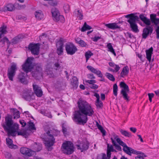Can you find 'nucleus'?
Wrapping results in <instances>:
<instances>
[{
    "label": "nucleus",
    "instance_id": "1",
    "mask_svg": "<svg viewBox=\"0 0 159 159\" xmlns=\"http://www.w3.org/2000/svg\"><path fill=\"white\" fill-rule=\"evenodd\" d=\"M77 104L78 110L75 111L72 119L77 124L84 125L88 120L87 116H92L94 111L90 104L81 98L79 99Z\"/></svg>",
    "mask_w": 159,
    "mask_h": 159
},
{
    "label": "nucleus",
    "instance_id": "2",
    "mask_svg": "<svg viewBox=\"0 0 159 159\" xmlns=\"http://www.w3.org/2000/svg\"><path fill=\"white\" fill-rule=\"evenodd\" d=\"M2 126L9 137H15L17 134V135H21L26 138L28 136L26 130H23L19 131V125L16 123H14L12 116L9 115L5 118L4 123L2 124Z\"/></svg>",
    "mask_w": 159,
    "mask_h": 159
},
{
    "label": "nucleus",
    "instance_id": "3",
    "mask_svg": "<svg viewBox=\"0 0 159 159\" xmlns=\"http://www.w3.org/2000/svg\"><path fill=\"white\" fill-rule=\"evenodd\" d=\"M46 134L47 136L43 138L44 143L48 150L51 151L52 149L51 146H53L55 143V139L53 137L52 133H51L50 131L48 130L46 133Z\"/></svg>",
    "mask_w": 159,
    "mask_h": 159
},
{
    "label": "nucleus",
    "instance_id": "4",
    "mask_svg": "<svg viewBox=\"0 0 159 159\" xmlns=\"http://www.w3.org/2000/svg\"><path fill=\"white\" fill-rule=\"evenodd\" d=\"M61 148L63 152L67 155L72 154L74 151L75 148L74 145L72 142L69 141H66L63 143Z\"/></svg>",
    "mask_w": 159,
    "mask_h": 159
},
{
    "label": "nucleus",
    "instance_id": "5",
    "mask_svg": "<svg viewBox=\"0 0 159 159\" xmlns=\"http://www.w3.org/2000/svg\"><path fill=\"white\" fill-rule=\"evenodd\" d=\"M34 58L33 57H28L25 63L22 65V69L26 73L30 72L33 69L34 66L33 65V61Z\"/></svg>",
    "mask_w": 159,
    "mask_h": 159
},
{
    "label": "nucleus",
    "instance_id": "6",
    "mask_svg": "<svg viewBox=\"0 0 159 159\" xmlns=\"http://www.w3.org/2000/svg\"><path fill=\"white\" fill-rule=\"evenodd\" d=\"M51 12L53 19L56 21H60L64 22V18L63 16L60 15L58 10L55 7L52 8L51 10Z\"/></svg>",
    "mask_w": 159,
    "mask_h": 159
},
{
    "label": "nucleus",
    "instance_id": "7",
    "mask_svg": "<svg viewBox=\"0 0 159 159\" xmlns=\"http://www.w3.org/2000/svg\"><path fill=\"white\" fill-rule=\"evenodd\" d=\"M120 88H123L120 91V93L122 94L123 98L127 101H129V97L127 92L129 91V87L124 82H121L120 84Z\"/></svg>",
    "mask_w": 159,
    "mask_h": 159
},
{
    "label": "nucleus",
    "instance_id": "8",
    "mask_svg": "<svg viewBox=\"0 0 159 159\" xmlns=\"http://www.w3.org/2000/svg\"><path fill=\"white\" fill-rule=\"evenodd\" d=\"M40 44L30 43L28 45V49L31 53L34 55H37L39 54Z\"/></svg>",
    "mask_w": 159,
    "mask_h": 159
},
{
    "label": "nucleus",
    "instance_id": "9",
    "mask_svg": "<svg viewBox=\"0 0 159 159\" xmlns=\"http://www.w3.org/2000/svg\"><path fill=\"white\" fill-rule=\"evenodd\" d=\"M65 47L67 54L68 55H73L78 51L77 47L72 43L66 44Z\"/></svg>",
    "mask_w": 159,
    "mask_h": 159
},
{
    "label": "nucleus",
    "instance_id": "10",
    "mask_svg": "<svg viewBox=\"0 0 159 159\" xmlns=\"http://www.w3.org/2000/svg\"><path fill=\"white\" fill-rule=\"evenodd\" d=\"M153 28L152 26L146 25L143 30L142 34V39H146L148 36L151 35L152 33Z\"/></svg>",
    "mask_w": 159,
    "mask_h": 159
},
{
    "label": "nucleus",
    "instance_id": "11",
    "mask_svg": "<svg viewBox=\"0 0 159 159\" xmlns=\"http://www.w3.org/2000/svg\"><path fill=\"white\" fill-rule=\"evenodd\" d=\"M16 70V66L15 64L11 65L10 68L8 69L7 76L10 80H13V78L15 75Z\"/></svg>",
    "mask_w": 159,
    "mask_h": 159
},
{
    "label": "nucleus",
    "instance_id": "12",
    "mask_svg": "<svg viewBox=\"0 0 159 159\" xmlns=\"http://www.w3.org/2000/svg\"><path fill=\"white\" fill-rule=\"evenodd\" d=\"M123 150L125 153L129 156H131L132 154H137L139 152L132 148L128 146L126 144L123 147Z\"/></svg>",
    "mask_w": 159,
    "mask_h": 159
},
{
    "label": "nucleus",
    "instance_id": "13",
    "mask_svg": "<svg viewBox=\"0 0 159 159\" xmlns=\"http://www.w3.org/2000/svg\"><path fill=\"white\" fill-rule=\"evenodd\" d=\"M20 153L26 156L31 157L34 155V152L28 148L26 147H21L20 149Z\"/></svg>",
    "mask_w": 159,
    "mask_h": 159
},
{
    "label": "nucleus",
    "instance_id": "14",
    "mask_svg": "<svg viewBox=\"0 0 159 159\" xmlns=\"http://www.w3.org/2000/svg\"><path fill=\"white\" fill-rule=\"evenodd\" d=\"M139 18L138 17L137 20H134L129 23L130 25V27L132 31L135 33H138L139 31L136 23V21H139Z\"/></svg>",
    "mask_w": 159,
    "mask_h": 159
},
{
    "label": "nucleus",
    "instance_id": "15",
    "mask_svg": "<svg viewBox=\"0 0 159 159\" xmlns=\"http://www.w3.org/2000/svg\"><path fill=\"white\" fill-rule=\"evenodd\" d=\"M18 79L20 82L26 85L28 83L26 75L24 73H21L19 74L18 76Z\"/></svg>",
    "mask_w": 159,
    "mask_h": 159
},
{
    "label": "nucleus",
    "instance_id": "16",
    "mask_svg": "<svg viewBox=\"0 0 159 159\" xmlns=\"http://www.w3.org/2000/svg\"><path fill=\"white\" fill-rule=\"evenodd\" d=\"M32 95V93L30 91L28 90L23 92L22 97L25 100L30 101L32 99L31 97Z\"/></svg>",
    "mask_w": 159,
    "mask_h": 159
},
{
    "label": "nucleus",
    "instance_id": "17",
    "mask_svg": "<svg viewBox=\"0 0 159 159\" xmlns=\"http://www.w3.org/2000/svg\"><path fill=\"white\" fill-rule=\"evenodd\" d=\"M87 68L92 73L97 75L98 77H102L103 75L101 72L99 70L94 68L91 66L88 65L87 66Z\"/></svg>",
    "mask_w": 159,
    "mask_h": 159
},
{
    "label": "nucleus",
    "instance_id": "18",
    "mask_svg": "<svg viewBox=\"0 0 159 159\" xmlns=\"http://www.w3.org/2000/svg\"><path fill=\"white\" fill-rule=\"evenodd\" d=\"M34 92L37 97H40L43 95V92L40 87L37 85H33Z\"/></svg>",
    "mask_w": 159,
    "mask_h": 159
},
{
    "label": "nucleus",
    "instance_id": "19",
    "mask_svg": "<svg viewBox=\"0 0 159 159\" xmlns=\"http://www.w3.org/2000/svg\"><path fill=\"white\" fill-rule=\"evenodd\" d=\"M58 44L59 45V46L57 48V52L58 55H60L62 54L63 52L64 44L61 38L59 40Z\"/></svg>",
    "mask_w": 159,
    "mask_h": 159
},
{
    "label": "nucleus",
    "instance_id": "20",
    "mask_svg": "<svg viewBox=\"0 0 159 159\" xmlns=\"http://www.w3.org/2000/svg\"><path fill=\"white\" fill-rule=\"evenodd\" d=\"M139 17L140 20L146 25H151V21L150 20L144 16V14H142L139 16Z\"/></svg>",
    "mask_w": 159,
    "mask_h": 159
},
{
    "label": "nucleus",
    "instance_id": "21",
    "mask_svg": "<svg viewBox=\"0 0 159 159\" xmlns=\"http://www.w3.org/2000/svg\"><path fill=\"white\" fill-rule=\"evenodd\" d=\"M6 42L7 48H8L11 44V42L7 37H4L0 40V43H1L2 47H4L5 45V43Z\"/></svg>",
    "mask_w": 159,
    "mask_h": 159
},
{
    "label": "nucleus",
    "instance_id": "22",
    "mask_svg": "<svg viewBox=\"0 0 159 159\" xmlns=\"http://www.w3.org/2000/svg\"><path fill=\"white\" fill-rule=\"evenodd\" d=\"M153 51V48L152 47H151L149 49L146 51V58L149 62H150L151 60Z\"/></svg>",
    "mask_w": 159,
    "mask_h": 159
},
{
    "label": "nucleus",
    "instance_id": "23",
    "mask_svg": "<svg viewBox=\"0 0 159 159\" xmlns=\"http://www.w3.org/2000/svg\"><path fill=\"white\" fill-rule=\"evenodd\" d=\"M125 17L126 18L129 19L128 20H127V22L129 23L133 21L134 20H137L138 17L137 16L135 15L133 13L127 15L125 16Z\"/></svg>",
    "mask_w": 159,
    "mask_h": 159
},
{
    "label": "nucleus",
    "instance_id": "24",
    "mask_svg": "<svg viewBox=\"0 0 159 159\" xmlns=\"http://www.w3.org/2000/svg\"><path fill=\"white\" fill-rule=\"evenodd\" d=\"M75 41L76 43L79 44V46L82 47H86L88 46L86 43L80 38H77L75 39Z\"/></svg>",
    "mask_w": 159,
    "mask_h": 159
},
{
    "label": "nucleus",
    "instance_id": "25",
    "mask_svg": "<svg viewBox=\"0 0 159 159\" xmlns=\"http://www.w3.org/2000/svg\"><path fill=\"white\" fill-rule=\"evenodd\" d=\"M129 72V67L127 66L124 67L120 73V76L122 78L127 76Z\"/></svg>",
    "mask_w": 159,
    "mask_h": 159
},
{
    "label": "nucleus",
    "instance_id": "26",
    "mask_svg": "<svg viewBox=\"0 0 159 159\" xmlns=\"http://www.w3.org/2000/svg\"><path fill=\"white\" fill-rule=\"evenodd\" d=\"M89 143L88 141H86L85 142H82L81 143L82 150L81 152H83L84 151L87 150L89 148Z\"/></svg>",
    "mask_w": 159,
    "mask_h": 159
},
{
    "label": "nucleus",
    "instance_id": "27",
    "mask_svg": "<svg viewBox=\"0 0 159 159\" xmlns=\"http://www.w3.org/2000/svg\"><path fill=\"white\" fill-rule=\"evenodd\" d=\"M105 26L108 28L113 30L120 28L117 24L115 23L105 24Z\"/></svg>",
    "mask_w": 159,
    "mask_h": 159
},
{
    "label": "nucleus",
    "instance_id": "28",
    "mask_svg": "<svg viewBox=\"0 0 159 159\" xmlns=\"http://www.w3.org/2000/svg\"><path fill=\"white\" fill-rule=\"evenodd\" d=\"M71 84L73 88L76 89L78 85V80L76 76H74L71 81Z\"/></svg>",
    "mask_w": 159,
    "mask_h": 159
},
{
    "label": "nucleus",
    "instance_id": "29",
    "mask_svg": "<svg viewBox=\"0 0 159 159\" xmlns=\"http://www.w3.org/2000/svg\"><path fill=\"white\" fill-rule=\"evenodd\" d=\"M4 9L7 11H12L15 10V4L13 5L11 3H9L5 7Z\"/></svg>",
    "mask_w": 159,
    "mask_h": 159
},
{
    "label": "nucleus",
    "instance_id": "30",
    "mask_svg": "<svg viewBox=\"0 0 159 159\" xmlns=\"http://www.w3.org/2000/svg\"><path fill=\"white\" fill-rule=\"evenodd\" d=\"M7 26L4 25H3L0 28V39L2 38L3 35H4L7 32Z\"/></svg>",
    "mask_w": 159,
    "mask_h": 159
},
{
    "label": "nucleus",
    "instance_id": "31",
    "mask_svg": "<svg viewBox=\"0 0 159 159\" xmlns=\"http://www.w3.org/2000/svg\"><path fill=\"white\" fill-rule=\"evenodd\" d=\"M11 110H12L13 112L14 119L19 118L20 117L19 111L16 108H11Z\"/></svg>",
    "mask_w": 159,
    "mask_h": 159
},
{
    "label": "nucleus",
    "instance_id": "32",
    "mask_svg": "<svg viewBox=\"0 0 159 159\" xmlns=\"http://www.w3.org/2000/svg\"><path fill=\"white\" fill-rule=\"evenodd\" d=\"M21 37H20L19 36H17L15 37L11 40V44H17L20 41Z\"/></svg>",
    "mask_w": 159,
    "mask_h": 159
},
{
    "label": "nucleus",
    "instance_id": "33",
    "mask_svg": "<svg viewBox=\"0 0 159 159\" xmlns=\"http://www.w3.org/2000/svg\"><path fill=\"white\" fill-rule=\"evenodd\" d=\"M137 151L139 152L137 154H135V155H138V156L135 157V159H144V157H147L144 153L142 152L138 151Z\"/></svg>",
    "mask_w": 159,
    "mask_h": 159
},
{
    "label": "nucleus",
    "instance_id": "34",
    "mask_svg": "<svg viewBox=\"0 0 159 159\" xmlns=\"http://www.w3.org/2000/svg\"><path fill=\"white\" fill-rule=\"evenodd\" d=\"M111 139L113 145L115 146L116 149L118 151H121L122 149L121 147L119 145L117 144L116 142L113 139V138H111Z\"/></svg>",
    "mask_w": 159,
    "mask_h": 159
},
{
    "label": "nucleus",
    "instance_id": "35",
    "mask_svg": "<svg viewBox=\"0 0 159 159\" xmlns=\"http://www.w3.org/2000/svg\"><path fill=\"white\" fill-rule=\"evenodd\" d=\"M35 16L36 18L38 20H40L43 18V15L42 11H35Z\"/></svg>",
    "mask_w": 159,
    "mask_h": 159
},
{
    "label": "nucleus",
    "instance_id": "36",
    "mask_svg": "<svg viewBox=\"0 0 159 159\" xmlns=\"http://www.w3.org/2000/svg\"><path fill=\"white\" fill-rule=\"evenodd\" d=\"M92 29V27L88 25H87L86 22H85L81 29L82 32H84L86 30H89Z\"/></svg>",
    "mask_w": 159,
    "mask_h": 159
},
{
    "label": "nucleus",
    "instance_id": "37",
    "mask_svg": "<svg viewBox=\"0 0 159 159\" xmlns=\"http://www.w3.org/2000/svg\"><path fill=\"white\" fill-rule=\"evenodd\" d=\"M107 48L108 49V51L110 52H111L113 53V54L116 56V53L115 52L114 49L113 48L111 43H108L107 44Z\"/></svg>",
    "mask_w": 159,
    "mask_h": 159
},
{
    "label": "nucleus",
    "instance_id": "38",
    "mask_svg": "<svg viewBox=\"0 0 159 159\" xmlns=\"http://www.w3.org/2000/svg\"><path fill=\"white\" fill-rule=\"evenodd\" d=\"M120 131L121 134L125 137H132L131 133L127 131L121 129L120 130Z\"/></svg>",
    "mask_w": 159,
    "mask_h": 159
},
{
    "label": "nucleus",
    "instance_id": "39",
    "mask_svg": "<svg viewBox=\"0 0 159 159\" xmlns=\"http://www.w3.org/2000/svg\"><path fill=\"white\" fill-rule=\"evenodd\" d=\"M42 70V66L40 64H37L35 65V70L36 72L41 74V72Z\"/></svg>",
    "mask_w": 159,
    "mask_h": 159
},
{
    "label": "nucleus",
    "instance_id": "40",
    "mask_svg": "<svg viewBox=\"0 0 159 159\" xmlns=\"http://www.w3.org/2000/svg\"><path fill=\"white\" fill-rule=\"evenodd\" d=\"M93 55V53L90 51L86 52L85 54L86 61L87 62L90 57Z\"/></svg>",
    "mask_w": 159,
    "mask_h": 159
},
{
    "label": "nucleus",
    "instance_id": "41",
    "mask_svg": "<svg viewBox=\"0 0 159 159\" xmlns=\"http://www.w3.org/2000/svg\"><path fill=\"white\" fill-rule=\"evenodd\" d=\"M7 144H8L9 147L10 148H13L14 145L12 143V140L11 139L8 138L6 139Z\"/></svg>",
    "mask_w": 159,
    "mask_h": 159
},
{
    "label": "nucleus",
    "instance_id": "42",
    "mask_svg": "<svg viewBox=\"0 0 159 159\" xmlns=\"http://www.w3.org/2000/svg\"><path fill=\"white\" fill-rule=\"evenodd\" d=\"M29 128L31 130H36V128L35 126V125L33 122H31L30 121L28 122Z\"/></svg>",
    "mask_w": 159,
    "mask_h": 159
},
{
    "label": "nucleus",
    "instance_id": "43",
    "mask_svg": "<svg viewBox=\"0 0 159 159\" xmlns=\"http://www.w3.org/2000/svg\"><path fill=\"white\" fill-rule=\"evenodd\" d=\"M106 76L110 80L114 81L115 80V78L113 75L109 73H106Z\"/></svg>",
    "mask_w": 159,
    "mask_h": 159
},
{
    "label": "nucleus",
    "instance_id": "44",
    "mask_svg": "<svg viewBox=\"0 0 159 159\" xmlns=\"http://www.w3.org/2000/svg\"><path fill=\"white\" fill-rule=\"evenodd\" d=\"M117 136L115 137L114 138L115 139H116V142L119 145L123 147L126 144L123 142L120 138H117Z\"/></svg>",
    "mask_w": 159,
    "mask_h": 159
},
{
    "label": "nucleus",
    "instance_id": "45",
    "mask_svg": "<svg viewBox=\"0 0 159 159\" xmlns=\"http://www.w3.org/2000/svg\"><path fill=\"white\" fill-rule=\"evenodd\" d=\"M118 87L116 84H115L113 86V93L114 95L117 96V95Z\"/></svg>",
    "mask_w": 159,
    "mask_h": 159
},
{
    "label": "nucleus",
    "instance_id": "46",
    "mask_svg": "<svg viewBox=\"0 0 159 159\" xmlns=\"http://www.w3.org/2000/svg\"><path fill=\"white\" fill-rule=\"evenodd\" d=\"M15 8L19 10L25 8L26 7L25 5H21L18 3H15Z\"/></svg>",
    "mask_w": 159,
    "mask_h": 159
},
{
    "label": "nucleus",
    "instance_id": "47",
    "mask_svg": "<svg viewBox=\"0 0 159 159\" xmlns=\"http://www.w3.org/2000/svg\"><path fill=\"white\" fill-rule=\"evenodd\" d=\"M98 128L102 133V136H103L106 135V131L105 130L103 129L101 125H98Z\"/></svg>",
    "mask_w": 159,
    "mask_h": 159
},
{
    "label": "nucleus",
    "instance_id": "48",
    "mask_svg": "<svg viewBox=\"0 0 159 159\" xmlns=\"http://www.w3.org/2000/svg\"><path fill=\"white\" fill-rule=\"evenodd\" d=\"M95 105L98 108H101L103 107V103L100 100L98 102L96 101Z\"/></svg>",
    "mask_w": 159,
    "mask_h": 159
},
{
    "label": "nucleus",
    "instance_id": "49",
    "mask_svg": "<svg viewBox=\"0 0 159 159\" xmlns=\"http://www.w3.org/2000/svg\"><path fill=\"white\" fill-rule=\"evenodd\" d=\"M63 9L65 13H68L70 10V6L68 4H66L63 6Z\"/></svg>",
    "mask_w": 159,
    "mask_h": 159
},
{
    "label": "nucleus",
    "instance_id": "50",
    "mask_svg": "<svg viewBox=\"0 0 159 159\" xmlns=\"http://www.w3.org/2000/svg\"><path fill=\"white\" fill-rule=\"evenodd\" d=\"M77 16L79 17V19L80 20H82L83 19V15L81 13V11L80 10H78L77 11Z\"/></svg>",
    "mask_w": 159,
    "mask_h": 159
},
{
    "label": "nucleus",
    "instance_id": "51",
    "mask_svg": "<svg viewBox=\"0 0 159 159\" xmlns=\"http://www.w3.org/2000/svg\"><path fill=\"white\" fill-rule=\"evenodd\" d=\"M95 83H93L90 85L89 86V87L93 89H97L98 87V86L96 84H95Z\"/></svg>",
    "mask_w": 159,
    "mask_h": 159
},
{
    "label": "nucleus",
    "instance_id": "52",
    "mask_svg": "<svg viewBox=\"0 0 159 159\" xmlns=\"http://www.w3.org/2000/svg\"><path fill=\"white\" fill-rule=\"evenodd\" d=\"M114 148L113 145H111L110 146H109V144L108 143L107 144V151L112 152V151H114Z\"/></svg>",
    "mask_w": 159,
    "mask_h": 159
},
{
    "label": "nucleus",
    "instance_id": "53",
    "mask_svg": "<svg viewBox=\"0 0 159 159\" xmlns=\"http://www.w3.org/2000/svg\"><path fill=\"white\" fill-rule=\"evenodd\" d=\"M101 38V36H95L92 39L93 41L94 42H97L98 40Z\"/></svg>",
    "mask_w": 159,
    "mask_h": 159
},
{
    "label": "nucleus",
    "instance_id": "54",
    "mask_svg": "<svg viewBox=\"0 0 159 159\" xmlns=\"http://www.w3.org/2000/svg\"><path fill=\"white\" fill-rule=\"evenodd\" d=\"M151 23L152 22V20H154L156 18V15L154 14H152L150 15Z\"/></svg>",
    "mask_w": 159,
    "mask_h": 159
},
{
    "label": "nucleus",
    "instance_id": "55",
    "mask_svg": "<svg viewBox=\"0 0 159 159\" xmlns=\"http://www.w3.org/2000/svg\"><path fill=\"white\" fill-rule=\"evenodd\" d=\"M85 82L89 84L90 85L96 83V82L95 80H86Z\"/></svg>",
    "mask_w": 159,
    "mask_h": 159
},
{
    "label": "nucleus",
    "instance_id": "56",
    "mask_svg": "<svg viewBox=\"0 0 159 159\" xmlns=\"http://www.w3.org/2000/svg\"><path fill=\"white\" fill-rule=\"evenodd\" d=\"M20 123L22 125V127H25L26 124L25 120H20Z\"/></svg>",
    "mask_w": 159,
    "mask_h": 159
},
{
    "label": "nucleus",
    "instance_id": "57",
    "mask_svg": "<svg viewBox=\"0 0 159 159\" xmlns=\"http://www.w3.org/2000/svg\"><path fill=\"white\" fill-rule=\"evenodd\" d=\"M157 34V39H159V26L157 27V28L156 30Z\"/></svg>",
    "mask_w": 159,
    "mask_h": 159
},
{
    "label": "nucleus",
    "instance_id": "58",
    "mask_svg": "<svg viewBox=\"0 0 159 159\" xmlns=\"http://www.w3.org/2000/svg\"><path fill=\"white\" fill-rule=\"evenodd\" d=\"M152 23L154 25L156 26L157 25L159 24L157 20V18H156L154 20H152Z\"/></svg>",
    "mask_w": 159,
    "mask_h": 159
},
{
    "label": "nucleus",
    "instance_id": "59",
    "mask_svg": "<svg viewBox=\"0 0 159 159\" xmlns=\"http://www.w3.org/2000/svg\"><path fill=\"white\" fill-rule=\"evenodd\" d=\"M127 34L128 36H129V38L130 39H132V38H135V37L131 33L127 32Z\"/></svg>",
    "mask_w": 159,
    "mask_h": 159
},
{
    "label": "nucleus",
    "instance_id": "60",
    "mask_svg": "<svg viewBox=\"0 0 159 159\" xmlns=\"http://www.w3.org/2000/svg\"><path fill=\"white\" fill-rule=\"evenodd\" d=\"M17 19H18V20H26V17H22L21 16H17L16 17Z\"/></svg>",
    "mask_w": 159,
    "mask_h": 159
},
{
    "label": "nucleus",
    "instance_id": "61",
    "mask_svg": "<svg viewBox=\"0 0 159 159\" xmlns=\"http://www.w3.org/2000/svg\"><path fill=\"white\" fill-rule=\"evenodd\" d=\"M51 6L53 7L56 6L57 5V2L56 1L52 2L50 3Z\"/></svg>",
    "mask_w": 159,
    "mask_h": 159
},
{
    "label": "nucleus",
    "instance_id": "62",
    "mask_svg": "<svg viewBox=\"0 0 159 159\" xmlns=\"http://www.w3.org/2000/svg\"><path fill=\"white\" fill-rule=\"evenodd\" d=\"M88 77L90 79H94L95 77L93 74H89L88 75Z\"/></svg>",
    "mask_w": 159,
    "mask_h": 159
},
{
    "label": "nucleus",
    "instance_id": "63",
    "mask_svg": "<svg viewBox=\"0 0 159 159\" xmlns=\"http://www.w3.org/2000/svg\"><path fill=\"white\" fill-rule=\"evenodd\" d=\"M94 96L97 98V101H98L100 100V96L99 94L97 93H95L94 95Z\"/></svg>",
    "mask_w": 159,
    "mask_h": 159
},
{
    "label": "nucleus",
    "instance_id": "64",
    "mask_svg": "<svg viewBox=\"0 0 159 159\" xmlns=\"http://www.w3.org/2000/svg\"><path fill=\"white\" fill-rule=\"evenodd\" d=\"M115 66V67L114 70L116 72H117L119 70L120 68L119 66L117 65H116Z\"/></svg>",
    "mask_w": 159,
    "mask_h": 159
}]
</instances>
